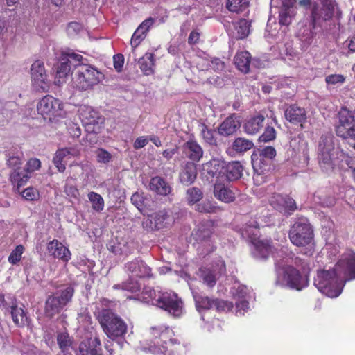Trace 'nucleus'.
Segmentation results:
<instances>
[{
  "mask_svg": "<svg viewBox=\"0 0 355 355\" xmlns=\"http://www.w3.org/2000/svg\"><path fill=\"white\" fill-rule=\"evenodd\" d=\"M259 225L252 219L243 225L241 235L250 239L254 246L253 256L257 259H266L271 255L276 268L275 284L284 288L300 291L309 285L308 273L311 270L309 263L304 259L295 257L286 246H275L268 240H256Z\"/></svg>",
  "mask_w": 355,
  "mask_h": 355,
  "instance_id": "f257e3e1",
  "label": "nucleus"
},
{
  "mask_svg": "<svg viewBox=\"0 0 355 355\" xmlns=\"http://www.w3.org/2000/svg\"><path fill=\"white\" fill-rule=\"evenodd\" d=\"M355 279V253H345L332 270H320L314 277V286L326 296L338 297L347 280Z\"/></svg>",
  "mask_w": 355,
  "mask_h": 355,
  "instance_id": "f03ea898",
  "label": "nucleus"
},
{
  "mask_svg": "<svg viewBox=\"0 0 355 355\" xmlns=\"http://www.w3.org/2000/svg\"><path fill=\"white\" fill-rule=\"evenodd\" d=\"M318 159L320 168L326 173H331L336 167L341 168L345 163L355 171V156H351L341 148H336L331 135L321 136L318 148Z\"/></svg>",
  "mask_w": 355,
  "mask_h": 355,
  "instance_id": "7ed1b4c3",
  "label": "nucleus"
},
{
  "mask_svg": "<svg viewBox=\"0 0 355 355\" xmlns=\"http://www.w3.org/2000/svg\"><path fill=\"white\" fill-rule=\"evenodd\" d=\"M151 338L144 350L155 355H179L181 345L178 339L173 338L174 332L168 326L158 325L150 328Z\"/></svg>",
  "mask_w": 355,
  "mask_h": 355,
  "instance_id": "20e7f679",
  "label": "nucleus"
},
{
  "mask_svg": "<svg viewBox=\"0 0 355 355\" xmlns=\"http://www.w3.org/2000/svg\"><path fill=\"white\" fill-rule=\"evenodd\" d=\"M87 59L74 64L72 86L78 91H88L98 85L103 76L96 68L87 63Z\"/></svg>",
  "mask_w": 355,
  "mask_h": 355,
  "instance_id": "39448f33",
  "label": "nucleus"
},
{
  "mask_svg": "<svg viewBox=\"0 0 355 355\" xmlns=\"http://www.w3.org/2000/svg\"><path fill=\"white\" fill-rule=\"evenodd\" d=\"M289 239L293 245L303 248L304 254H313L315 249L313 231L307 218H297L290 229Z\"/></svg>",
  "mask_w": 355,
  "mask_h": 355,
  "instance_id": "423d86ee",
  "label": "nucleus"
},
{
  "mask_svg": "<svg viewBox=\"0 0 355 355\" xmlns=\"http://www.w3.org/2000/svg\"><path fill=\"white\" fill-rule=\"evenodd\" d=\"M98 319L103 331L113 340L123 338L127 332L126 324L110 310L103 309Z\"/></svg>",
  "mask_w": 355,
  "mask_h": 355,
  "instance_id": "0eeeda50",
  "label": "nucleus"
},
{
  "mask_svg": "<svg viewBox=\"0 0 355 355\" xmlns=\"http://www.w3.org/2000/svg\"><path fill=\"white\" fill-rule=\"evenodd\" d=\"M37 111L44 120L49 122L57 121L66 114L62 101L51 95H46L39 100Z\"/></svg>",
  "mask_w": 355,
  "mask_h": 355,
  "instance_id": "6e6552de",
  "label": "nucleus"
},
{
  "mask_svg": "<svg viewBox=\"0 0 355 355\" xmlns=\"http://www.w3.org/2000/svg\"><path fill=\"white\" fill-rule=\"evenodd\" d=\"M340 16L341 11L336 0H319L311 11V17L322 26L334 17L340 18Z\"/></svg>",
  "mask_w": 355,
  "mask_h": 355,
  "instance_id": "1a4fd4ad",
  "label": "nucleus"
},
{
  "mask_svg": "<svg viewBox=\"0 0 355 355\" xmlns=\"http://www.w3.org/2000/svg\"><path fill=\"white\" fill-rule=\"evenodd\" d=\"M23 158V153L17 150L10 153L7 159L8 166L12 169L10 175V181L16 187L18 192H20V188L24 186L30 178L25 169L21 167Z\"/></svg>",
  "mask_w": 355,
  "mask_h": 355,
  "instance_id": "9d476101",
  "label": "nucleus"
},
{
  "mask_svg": "<svg viewBox=\"0 0 355 355\" xmlns=\"http://www.w3.org/2000/svg\"><path fill=\"white\" fill-rule=\"evenodd\" d=\"M226 272V266L221 257H217L211 263L199 268L197 275L202 283L209 288L214 287L217 280Z\"/></svg>",
  "mask_w": 355,
  "mask_h": 355,
  "instance_id": "9b49d317",
  "label": "nucleus"
},
{
  "mask_svg": "<svg viewBox=\"0 0 355 355\" xmlns=\"http://www.w3.org/2000/svg\"><path fill=\"white\" fill-rule=\"evenodd\" d=\"M82 60L83 56L72 50L62 51L56 69L55 83L58 85L63 84L70 73L71 66L74 67V64Z\"/></svg>",
  "mask_w": 355,
  "mask_h": 355,
  "instance_id": "f8f14e48",
  "label": "nucleus"
},
{
  "mask_svg": "<svg viewBox=\"0 0 355 355\" xmlns=\"http://www.w3.org/2000/svg\"><path fill=\"white\" fill-rule=\"evenodd\" d=\"M336 133L344 139H355V114L346 107H342L338 113Z\"/></svg>",
  "mask_w": 355,
  "mask_h": 355,
  "instance_id": "ddd939ff",
  "label": "nucleus"
},
{
  "mask_svg": "<svg viewBox=\"0 0 355 355\" xmlns=\"http://www.w3.org/2000/svg\"><path fill=\"white\" fill-rule=\"evenodd\" d=\"M212 232L213 223L211 220L200 223L192 232L191 236L193 240L197 243H203V249L198 248V253L202 256H205L216 249L214 243L209 240Z\"/></svg>",
  "mask_w": 355,
  "mask_h": 355,
  "instance_id": "4468645a",
  "label": "nucleus"
},
{
  "mask_svg": "<svg viewBox=\"0 0 355 355\" xmlns=\"http://www.w3.org/2000/svg\"><path fill=\"white\" fill-rule=\"evenodd\" d=\"M73 293V287L69 286L49 297L46 302L45 311L46 315L53 317L60 313L66 304L71 301Z\"/></svg>",
  "mask_w": 355,
  "mask_h": 355,
  "instance_id": "2eb2a0df",
  "label": "nucleus"
},
{
  "mask_svg": "<svg viewBox=\"0 0 355 355\" xmlns=\"http://www.w3.org/2000/svg\"><path fill=\"white\" fill-rule=\"evenodd\" d=\"M323 26L310 16L300 21L297 24L296 35L301 42L303 48H306L313 43V41Z\"/></svg>",
  "mask_w": 355,
  "mask_h": 355,
  "instance_id": "dca6fc26",
  "label": "nucleus"
},
{
  "mask_svg": "<svg viewBox=\"0 0 355 355\" xmlns=\"http://www.w3.org/2000/svg\"><path fill=\"white\" fill-rule=\"evenodd\" d=\"M78 113L82 123L89 134L88 136L92 137L93 133L99 131L104 119L100 116L98 111L91 106L83 105L79 107Z\"/></svg>",
  "mask_w": 355,
  "mask_h": 355,
  "instance_id": "f3484780",
  "label": "nucleus"
},
{
  "mask_svg": "<svg viewBox=\"0 0 355 355\" xmlns=\"http://www.w3.org/2000/svg\"><path fill=\"white\" fill-rule=\"evenodd\" d=\"M159 308L174 318H180L184 313V304L178 295L171 291L164 292V296L158 303Z\"/></svg>",
  "mask_w": 355,
  "mask_h": 355,
  "instance_id": "a211bd4d",
  "label": "nucleus"
},
{
  "mask_svg": "<svg viewBox=\"0 0 355 355\" xmlns=\"http://www.w3.org/2000/svg\"><path fill=\"white\" fill-rule=\"evenodd\" d=\"M32 85L35 90L40 92H47L50 89L51 81L47 77L42 62L36 60L31 68Z\"/></svg>",
  "mask_w": 355,
  "mask_h": 355,
  "instance_id": "6ab92c4d",
  "label": "nucleus"
},
{
  "mask_svg": "<svg viewBox=\"0 0 355 355\" xmlns=\"http://www.w3.org/2000/svg\"><path fill=\"white\" fill-rule=\"evenodd\" d=\"M230 293L233 299L236 301V315H243L250 309L248 301L250 290L244 285L234 283L231 288Z\"/></svg>",
  "mask_w": 355,
  "mask_h": 355,
  "instance_id": "aec40b11",
  "label": "nucleus"
},
{
  "mask_svg": "<svg viewBox=\"0 0 355 355\" xmlns=\"http://www.w3.org/2000/svg\"><path fill=\"white\" fill-rule=\"evenodd\" d=\"M270 205L285 216H291L297 209L295 200L288 195L273 193L269 198Z\"/></svg>",
  "mask_w": 355,
  "mask_h": 355,
  "instance_id": "412c9836",
  "label": "nucleus"
},
{
  "mask_svg": "<svg viewBox=\"0 0 355 355\" xmlns=\"http://www.w3.org/2000/svg\"><path fill=\"white\" fill-rule=\"evenodd\" d=\"M46 248L49 254L54 258L61 259L64 262H68L71 259L69 250L58 240L53 239L49 242Z\"/></svg>",
  "mask_w": 355,
  "mask_h": 355,
  "instance_id": "4be33fe9",
  "label": "nucleus"
},
{
  "mask_svg": "<svg viewBox=\"0 0 355 355\" xmlns=\"http://www.w3.org/2000/svg\"><path fill=\"white\" fill-rule=\"evenodd\" d=\"M284 116L287 121L294 125L302 124L306 121V113L304 108L296 105H291L284 111Z\"/></svg>",
  "mask_w": 355,
  "mask_h": 355,
  "instance_id": "5701e85b",
  "label": "nucleus"
},
{
  "mask_svg": "<svg viewBox=\"0 0 355 355\" xmlns=\"http://www.w3.org/2000/svg\"><path fill=\"white\" fill-rule=\"evenodd\" d=\"M131 277H146L150 275V268L141 260L135 259L125 265Z\"/></svg>",
  "mask_w": 355,
  "mask_h": 355,
  "instance_id": "b1692460",
  "label": "nucleus"
},
{
  "mask_svg": "<svg viewBox=\"0 0 355 355\" xmlns=\"http://www.w3.org/2000/svg\"><path fill=\"white\" fill-rule=\"evenodd\" d=\"M250 23L245 19H241L232 23V27L228 31L229 35L234 39L242 40L250 33Z\"/></svg>",
  "mask_w": 355,
  "mask_h": 355,
  "instance_id": "393cba45",
  "label": "nucleus"
},
{
  "mask_svg": "<svg viewBox=\"0 0 355 355\" xmlns=\"http://www.w3.org/2000/svg\"><path fill=\"white\" fill-rule=\"evenodd\" d=\"M156 21V19L149 17L144 20L136 29L131 39V46L133 48L137 47L141 42L146 37V33L150 28Z\"/></svg>",
  "mask_w": 355,
  "mask_h": 355,
  "instance_id": "a878e982",
  "label": "nucleus"
},
{
  "mask_svg": "<svg viewBox=\"0 0 355 355\" xmlns=\"http://www.w3.org/2000/svg\"><path fill=\"white\" fill-rule=\"evenodd\" d=\"M216 181L214 187V195L218 200L230 203L235 199V193L230 187L222 182Z\"/></svg>",
  "mask_w": 355,
  "mask_h": 355,
  "instance_id": "bb28decb",
  "label": "nucleus"
},
{
  "mask_svg": "<svg viewBox=\"0 0 355 355\" xmlns=\"http://www.w3.org/2000/svg\"><path fill=\"white\" fill-rule=\"evenodd\" d=\"M164 292L159 289H154L151 287L146 286L141 293L139 299L144 303L158 306V303L164 296Z\"/></svg>",
  "mask_w": 355,
  "mask_h": 355,
  "instance_id": "cd10ccee",
  "label": "nucleus"
},
{
  "mask_svg": "<svg viewBox=\"0 0 355 355\" xmlns=\"http://www.w3.org/2000/svg\"><path fill=\"white\" fill-rule=\"evenodd\" d=\"M101 340L95 337L82 341L79 345V352L81 355H101Z\"/></svg>",
  "mask_w": 355,
  "mask_h": 355,
  "instance_id": "c85d7f7f",
  "label": "nucleus"
},
{
  "mask_svg": "<svg viewBox=\"0 0 355 355\" xmlns=\"http://www.w3.org/2000/svg\"><path fill=\"white\" fill-rule=\"evenodd\" d=\"M241 125L235 115L227 117L218 127V133L223 136H229L234 133Z\"/></svg>",
  "mask_w": 355,
  "mask_h": 355,
  "instance_id": "c756f323",
  "label": "nucleus"
},
{
  "mask_svg": "<svg viewBox=\"0 0 355 355\" xmlns=\"http://www.w3.org/2000/svg\"><path fill=\"white\" fill-rule=\"evenodd\" d=\"M184 151L186 156L193 162H198L203 155L201 146L193 140H189L184 145Z\"/></svg>",
  "mask_w": 355,
  "mask_h": 355,
  "instance_id": "7c9ffc66",
  "label": "nucleus"
},
{
  "mask_svg": "<svg viewBox=\"0 0 355 355\" xmlns=\"http://www.w3.org/2000/svg\"><path fill=\"white\" fill-rule=\"evenodd\" d=\"M149 189L161 196H167L171 191V186L161 177L155 176L151 178Z\"/></svg>",
  "mask_w": 355,
  "mask_h": 355,
  "instance_id": "2f4dec72",
  "label": "nucleus"
},
{
  "mask_svg": "<svg viewBox=\"0 0 355 355\" xmlns=\"http://www.w3.org/2000/svg\"><path fill=\"white\" fill-rule=\"evenodd\" d=\"M243 167L239 162L225 163L223 181H234L242 175Z\"/></svg>",
  "mask_w": 355,
  "mask_h": 355,
  "instance_id": "473e14b6",
  "label": "nucleus"
},
{
  "mask_svg": "<svg viewBox=\"0 0 355 355\" xmlns=\"http://www.w3.org/2000/svg\"><path fill=\"white\" fill-rule=\"evenodd\" d=\"M209 175L217 178L216 181H223L225 162L220 159H212L206 164Z\"/></svg>",
  "mask_w": 355,
  "mask_h": 355,
  "instance_id": "72a5a7b5",
  "label": "nucleus"
},
{
  "mask_svg": "<svg viewBox=\"0 0 355 355\" xmlns=\"http://www.w3.org/2000/svg\"><path fill=\"white\" fill-rule=\"evenodd\" d=\"M10 314L17 326L24 327L29 324V318L23 307L13 303L10 306Z\"/></svg>",
  "mask_w": 355,
  "mask_h": 355,
  "instance_id": "f704fd0d",
  "label": "nucleus"
},
{
  "mask_svg": "<svg viewBox=\"0 0 355 355\" xmlns=\"http://www.w3.org/2000/svg\"><path fill=\"white\" fill-rule=\"evenodd\" d=\"M57 342L61 350L58 355H72L73 347L72 346L73 339L67 333L62 332L58 334Z\"/></svg>",
  "mask_w": 355,
  "mask_h": 355,
  "instance_id": "c9c22d12",
  "label": "nucleus"
},
{
  "mask_svg": "<svg viewBox=\"0 0 355 355\" xmlns=\"http://www.w3.org/2000/svg\"><path fill=\"white\" fill-rule=\"evenodd\" d=\"M196 175V166L193 163H187L180 173V180L182 184L188 186L195 181Z\"/></svg>",
  "mask_w": 355,
  "mask_h": 355,
  "instance_id": "e433bc0d",
  "label": "nucleus"
},
{
  "mask_svg": "<svg viewBox=\"0 0 355 355\" xmlns=\"http://www.w3.org/2000/svg\"><path fill=\"white\" fill-rule=\"evenodd\" d=\"M264 116L257 115L246 121L244 125L245 132L248 135L257 133L263 127Z\"/></svg>",
  "mask_w": 355,
  "mask_h": 355,
  "instance_id": "4c0bfd02",
  "label": "nucleus"
},
{
  "mask_svg": "<svg viewBox=\"0 0 355 355\" xmlns=\"http://www.w3.org/2000/svg\"><path fill=\"white\" fill-rule=\"evenodd\" d=\"M189 286L196 302V309L199 312L202 311V310H208L214 307L215 300L198 293L193 290L190 285Z\"/></svg>",
  "mask_w": 355,
  "mask_h": 355,
  "instance_id": "58836bf2",
  "label": "nucleus"
},
{
  "mask_svg": "<svg viewBox=\"0 0 355 355\" xmlns=\"http://www.w3.org/2000/svg\"><path fill=\"white\" fill-rule=\"evenodd\" d=\"M154 64V55L150 53H146L144 56L139 58L138 61L140 69L146 76H149L153 73Z\"/></svg>",
  "mask_w": 355,
  "mask_h": 355,
  "instance_id": "ea45409f",
  "label": "nucleus"
},
{
  "mask_svg": "<svg viewBox=\"0 0 355 355\" xmlns=\"http://www.w3.org/2000/svg\"><path fill=\"white\" fill-rule=\"evenodd\" d=\"M254 146L252 141L243 137H238L232 142L231 148L228 150H233L239 154H243L245 152L250 150Z\"/></svg>",
  "mask_w": 355,
  "mask_h": 355,
  "instance_id": "a19ab883",
  "label": "nucleus"
},
{
  "mask_svg": "<svg viewBox=\"0 0 355 355\" xmlns=\"http://www.w3.org/2000/svg\"><path fill=\"white\" fill-rule=\"evenodd\" d=\"M250 54L248 51L238 53L234 57V63L238 69L248 73L250 69Z\"/></svg>",
  "mask_w": 355,
  "mask_h": 355,
  "instance_id": "79ce46f5",
  "label": "nucleus"
},
{
  "mask_svg": "<svg viewBox=\"0 0 355 355\" xmlns=\"http://www.w3.org/2000/svg\"><path fill=\"white\" fill-rule=\"evenodd\" d=\"M252 164L254 171L265 172L268 171L271 164L270 160H267L258 155L257 153H253L251 156Z\"/></svg>",
  "mask_w": 355,
  "mask_h": 355,
  "instance_id": "37998d69",
  "label": "nucleus"
},
{
  "mask_svg": "<svg viewBox=\"0 0 355 355\" xmlns=\"http://www.w3.org/2000/svg\"><path fill=\"white\" fill-rule=\"evenodd\" d=\"M250 0H226V8L232 12L240 13L249 7Z\"/></svg>",
  "mask_w": 355,
  "mask_h": 355,
  "instance_id": "c03bdc74",
  "label": "nucleus"
},
{
  "mask_svg": "<svg viewBox=\"0 0 355 355\" xmlns=\"http://www.w3.org/2000/svg\"><path fill=\"white\" fill-rule=\"evenodd\" d=\"M279 15V23L282 26H288L293 17L295 15V9L294 8H280Z\"/></svg>",
  "mask_w": 355,
  "mask_h": 355,
  "instance_id": "a18cd8bd",
  "label": "nucleus"
},
{
  "mask_svg": "<svg viewBox=\"0 0 355 355\" xmlns=\"http://www.w3.org/2000/svg\"><path fill=\"white\" fill-rule=\"evenodd\" d=\"M87 197L92 204V207L94 211L100 212L103 210L105 202L103 198L100 194L91 191L88 193Z\"/></svg>",
  "mask_w": 355,
  "mask_h": 355,
  "instance_id": "49530a36",
  "label": "nucleus"
},
{
  "mask_svg": "<svg viewBox=\"0 0 355 355\" xmlns=\"http://www.w3.org/2000/svg\"><path fill=\"white\" fill-rule=\"evenodd\" d=\"M202 191L197 187H191L187 190L186 198L189 205H196L202 198Z\"/></svg>",
  "mask_w": 355,
  "mask_h": 355,
  "instance_id": "de8ad7c7",
  "label": "nucleus"
},
{
  "mask_svg": "<svg viewBox=\"0 0 355 355\" xmlns=\"http://www.w3.org/2000/svg\"><path fill=\"white\" fill-rule=\"evenodd\" d=\"M345 81V77L341 74H331L325 78L327 87L329 90L341 86Z\"/></svg>",
  "mask_w": 355,
  "mask_h": 355,
  "instance_id": "09e8293b",
  "label": "nucleus"
},
{
  "mask_svg": "<svg viewBox=\"0 0 355 355\" xmlns=\"http://www.w3.org/2000/svg\"><path fill=\"white\" fill-rule=\"evenodd\" d=\"M66 159H68V158L66 157L63 150L62 148L58 149L53 156V163L60 173L64 172L66 169Z\"/></svg>",
  "mask_w": 355,
  "mask_h": 355,
  "instance_id": "8fccbe9b",
  "label": "nucleus"
},
{
  "mask_svg": "<svg viewBox=\"0 0 355 355\" xmlns=\"http://www.w3.org/2000/svg\"><path fill=\"white\" fill-rule=\"evenodd\" d=\"M218 207L209 200L198 202L195 206V210L200 213L213 214L216 213Z\"/></svg>",
  "mask_w": 355,
  "mask_h": 355,
  "instance_id": "3c124183",
  "label": "nucleus"
},
{
  "mask_svg": "<svg viewBox=\"0 0 355 355\" xmlns=\"http://www.w3.org/2000/svg\"><path fill=\"white\" fill-rule=\"evenodd\" d=\"M24 252V247L22 245H17L8 257V262L12 265L17 264L21 261Z\"/></svg>",
  "mask_w": 355,
  "mask_h": 355,
  "instance_id": "603ef678",
  "label": "nucleus"
},
{
  "mask_svg": "<svg viewBox=\"0 0 355 355\" xmlns=\"http://www.w3.org/2000/svg\"><path fill=\"white\" fill-rule=\"evenodd\" d=\"M200 127L201 136L202 139L209 144H216V139L214 136V130L209 129L205 124H202Z\"/></svg>",
  "mask_w": 355,
  "mask_h": 355,
  "instance_id": "864d4df0",
  "label": "nucleus"
},
{
  "mask_svg": "<svg viewBox=\"0 0 355 355\" xmlns=\"http://www.w3.org/2000/svg\"><path fill=\"white\" fill-rule=\"evenodd\" d=\"M152 218L155 222V228L159 229L164 227V223L168 220L169 216L167 211L164 209L155 213Z\"/></svg>",
  "mask_w": 355,
  "mask_h": 355,
  "instance_id": "5fc2aeb1",
  "label": "nucleus"
},
{
  "mask_svg": "<svg viewBox=\"0 0 355 355\" xmlns=\"http://www.w3.org/2000/svg\"><path fill=\"white\" fill-rule=\"evenodd\" d=\"M140 288V285L137 281L130 279L129 282L123 283L122 284H115L113 286L114 289L121 288L132 293L137 291Z\"/></svg>",
  "mask_w": 355,
  "mask_h": 355,
  "instance_id": "6e6d98bb",
  "label": "nucleus"
},
{
  "mask_svg": "<svg viewBox=\"0 0 355 355\" xmlns=\"http://www.w3.org/2000/svg\"><path fill=\"white\" fill-rule=\"evenodd\" d=\"M256 153H257L258 155H260L262 159L266 158L267 160L270 161H272L276 156V150L272 146H267L262 149H258Z\"/></svg>",
  "mask_w": 355,
  "mask_h": 355,
  "instance_id": "4d7b16f0",
  "label": "nucleus"
},
{
  "mask_svg": "<svg viewBox=\"0 0 355 355\" xmlns=\"http://www.w3.org/2000/svg\"><path fill=\"white\" fill-rule=\"evenodd\" d=\"M214 307L218 311L227 312L233 309V303L223 300H216L214 302Z\"/></svg>",
  "mask_w": 355,
  "mask_h": 355,
  "instance_id": "13d9d810",
  "label": "nucleus"
},
{
  "mask_svg": "<svg viewBox=\"0 0 355 355\" xmlns=\"http://www.w3.org/2000/svg\"><path fill=\"white\" fill-rule=\"evenodd\" d=\"M96 155L97 162L99 163L107 164L110 162L112 159L111 154L103 148H98L96 151Z\"/></svg>",
  "mask_w": 355,
  "mask_h": 355,
  "instance_id": "bf43d9fd",
  "label": "nucleus"
},
{
  "mask_svg": "<svg viewBox=\"0 0 355 355\" xmlns=\"http://www.w3.org/2000/svg\"><path fill=\"white\" fill-rule=\"evenodd\" d=\"M110 250L115 254H121L127 256L131 253V250L125 244L121 243H117L115 245L110 246Z\"/></svg>",
  "mask_w": 355,
  "mask_h": 355,
  "instance_id": "052dcab7",
  "label": "nucleus"
},
{
  "mask_svg": "<svg viewBox=\"0 0 355 355\" xmlns=\"http://www.w3.org/2000/svg\"><path fill=\"white\" fill-rule=\"evenodd\" d=\"M297 0H271L270 5L275 8H294Z\"/></svg>",
  "mask_w": 355,
  "mask_h": 355,
  "instance_id": "680f3d73",
  "label": "nucleus"
},
{
  "mask_svg": "<svg viewBox=\"0 0 355 355\" xmlns=\"http://www.w3.org/2000/svg\"><path fill=\"white\" fill-rule=\"evenodd\" d=\"M276 132L274 128L267 127L264 132L259 137V141L268 142L275 139Z\"/></svg>",
  "mask_w": 355,
  "mask_h": 355,
  "instance_id": "e2e57ef3",
  "label": "nucleus"
},
{
  "mask_svg": "<svg viewBox=\"0 0 355 355\" xmlns=\"http://www.w3.org/2000/svg\"><path fill=\"white\" fill-rule=\"evenodd\" d=\"M21 195L27 200H35L38 198L39 193L37 189L28 187L21 192Z\"/></svg>",
  "mask_w": 355,
  "mask_h": 355,
  "instance_id": "0e129e2a",
  "label": "nucleus"
},
{
  "mask_svg": "<svg viewBox=\"0 0 355 355\" xmlns=\"http://www.w3.org/2000/svg\"><path fill=\"white\" fill-rule=\"evenodd\" d=\"M62 149L68 159L78 157L80 154V148L78 146L62 148Z\"/></svg>",
  "mask_w": 355,
  "mask_h": 355,
  "instance_id": "69168bd1",
  "label": "nucleus"
},
{
  "mask_svg": "<svg viewBox=\"0 0 355 355\" xmlns=\"http://www.w3.org/2000/svg\"><path fill=\"white\" fill-rule=\"evenodd\" d=\"M41 167V162L37 158L30 159L26 164V172L31 173L40 169Z\"/></svg>",
  "mask_w": 355,
  "mask_h": 355,
  "instance_id": "338daca9",
  "label": "nucleus"
},
{
  "mask_svg": "<svg viewBox=\"0 0 355 355\" xmlns=\"http://www.w3.org/2000/svg\"><path fill=\"white\" fill-rule=\"evenodd\" d=\"M22 355H49L47 353L39 351L33 345H28L22 349Z\"/></svg>",
  "mask_w": 355,
  "mask_h": 355,
  "instance_id": "774afa93",
  "label": "nucleus"
}]
</instances>
